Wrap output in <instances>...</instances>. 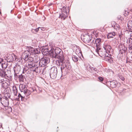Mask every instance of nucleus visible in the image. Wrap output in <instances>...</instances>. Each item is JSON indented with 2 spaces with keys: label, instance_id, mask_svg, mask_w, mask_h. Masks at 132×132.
<instances>
[{
  "label": "nucleus",
  "instance_id": "obj_25",
  "mask_svg": "<svg viewBox=\"0 0 132 132\" xmlns=\"http://www.w3.org/2000/svg\"><path fill=\"white\" fill-rule=\"evenodd\" d=\"M115 32H113L109 33L107 35V37L108 39L110 38H113L114 36H115Z\"/></svg>",
  "mask_w": 132,
  "mask_h": 132
},
{
  "label": "nucleus",
  "instance_id": "obj_37",
  "mask_svg": "<svg viewBox=\"0 0 132 132\" xmlns=\"http://www.w3.org/2000/svg\"><path fill=\"white\" fill-rule=\"evenodd\" d=\"M98 79L101 82L103 81L104 80V78L101 77H98Z\"/></svg>",
  "mask_w": 132,
  "mask_h": 132
},
{
  "label": "nucleus",
  "instance_id": "obj_8",
  "mask_svg": "<svg viewBox=\"0 0 132 132\" xmlns=\"http://www.w3.org/2000/svg\"><path fill=\"white\" fill-rule=\"evenodd\" d=\"M108 84L110 85V86L112 88L116 87H119L120 85V83L116 81L113 80L111 81H109Z\"/></svg>",
  "mask_w": 132,
  "mask_h": 132
},
{
  "label": "nucleus",
  "instance_id": "obj_58",
  "mask_svg": "<svg viewBox=\"0 0 132 132\" xmlns=\"http://www.w3.org/2000/svg\"><path fill=\"white\" fill-rule=\"evenodd\" d=\"M89 71H90V70H89Z\"/></svg>",
  "mask_w": 132,
  "mask_h": 132
},
{
  "label": "nucleus",
  "instance_id": "obj_7",
  "mask_svg": "<svg viewBox=\"0 0 132 132\" xmlns=\"http://www.w3.org/2000/svg\"><path fill=\"white\" fill-rule=\"evenodd\" d=\"M26 49H28L30 52L31 55H35L40 53V49L39 48H34L31 47H27Z\"/></svg>",
  "mask_w": 132,
  "mask_h": 132
},
{
  "label": "nucleus",
  "instance_id": "obj_21",
  "mask_svg": "<svg viewBox=\"0 0 132 132\" xmlns=\"http://www.w3.org/2000/svg\"><path fill=\"white\" fill-rule=\"evenodd\" d=\"M0 76L2 77L5 78L6 77H8L6 73V71H5L3 69H1L0 70Z\"/></svg>",
  "mask_w": 132,
  "mask_h": 132
},
{
  "label": "nucleus",
  "instance_id": "obj_22",
  "mask_svg": "<svg viewBox=\"0 0 132 132\" xmlns=\"http://www.w3.org/2000/svg\"><path fill=\"white\" fill-rule=\"evenodd\" d=\"M127 50V47L123 46L120 48L119 50V53L121 54H123L125 53L126 51Z\"/></svg>",
  "mask_w": 132,
  "mask_h": 132
},
{
  "label": "nucleus",
  "instance_id": "obj_57",
  "mask_svg": "<svg viewBox=\"0 0 132 132\" xmlns=\"http://www.w3.org/2000/svg\"><path fill=\"white\" fill-rule=\"evenodd\" d=\"M32 32L34 33H35V32H34L33 30Z\"/></svg>",
  "mask_w": 132,
  "mask_h": 132
},
{
  "label": "nucleus",
  "instance_id": "obj_35",
  "mask_svg": "<svg viewBox=\"0 0 132 132\" xmlns=\"http://www.w3.org/2000/svg\"><path fill=\"white\" fill-rule=\"evenodd\" d=\"M33 30H34L36 32H37L38 31L40 30H39V27L35 29H32L31 30L32 32Z\"/></svg>",
  "mask_w": 132,
  "mask_h": 132
},
{
  "label": "nucleus",
  "instance_id": "obj_40",
  "mask_svg": "<svg viewBox=\"0 0 132 132\" xmlns=\"http://www.w3.org/2000/svg\"><path fill=\"white\" fill-rule=\"evenodd\" d=\"M39 30H40V31H44L45 29V28L44 27H39Z\"/></svg>",
  "mask_w": 132,
  "mask_h": 132
},
{
  "label": "nucleus",
  "instance_id": "obj_52",
  "mask_svg": "<svg viewBox=\"0 0 132 132\" xmlns=\"http://www.w3.org/2000/svg\"><path fill=\"white\" fill-rule=\"evenodd\" d=\"M130 39L132 40V35H130Z\"/></svg>",
  "mask_w": 132,
  "mask_h": 132
},
{
  "label": "nucleus",
  "instance_id": "obj_3",
  "mask_svg": "<svg viewBox=\"0 0 132 132\" xmlns=\"http://www.w3.org/2000/svg\"><path fill=\"white\" fill-rule=\"evenodd\" d=\"M37 60H34V58L31 57H29L27 59L26 61H28V68H32L33 67L36 66L35 64L38 62V61L40 59L39 57L37 56Z\"/></svg>",
  "mask_w": 132,
  "mask_h": 132
},
{
  "label": "nucleus",
  "instance_id": "obj_2",
  "mask_svg": "<svg viewBox=\"0 0 132 132\" xmlns=\"http://www.w3.org/2000/svg\"><path fill=\"white\" fill-rule=\"evenodd\" d=\"M59 64V65H58L57 67L59 68L60 65H61L60 68L61 74H62L63 73L65 74L67 73L68 70L70 69L71 68V66L69 62L67 61L66 62H65L64 60L60 63Z\"/></svg>",
  "mask_w": 132,
  "mask_h": 132
},
{
  "label": "nucleus",
  "instance_id": "obj_26",
  "mask_svg": "<svg viewBox=\"0 0 132 132\" xmlns=\"http://www.w3.org/2000/svg\"><path fill=\"white\" fill-rule=\"evenodd\" d=\"M2 87L4 89L7 88L8 86V84L5 80L4 81L1 83Z\"/></svg>",
  "mask_w": 132,
  "mask_h": 132
},
{
  "label": "nucleus",
  "instance_id": "obj_23",
  "mask_svg": "<svg viewBox=\"0 0 132 132\" xmlns=\"http://www.w3.org/2000/svg\"><path fill=\"white\" fill-rule=\"evenodd\" d=\"M12 90L14 94V96H17V94L18 90L16 88V86L14 85L12 87Z\"/></svg>",
  "mask_w": 132,
  "mask_h": 132
},
{
  "label": "nucleus",
  "instance_id": "obj_5",
  "mask_svg": "<svg viewBox=\"0 0 132 132\" xmlns=\"http://www.w3.org/2000/svg\"><path fill=\"white\" fill-rule=\"evenodd\" d=\"M50 62L49 58L48 57H43L41 59L38 63L39 67H44Z\"/></svg>",
  "mask_w": 132,
  "mask_h": 132
},
{
  "label": "nucleus",
  "instance_id": "obj_28",
  "mask_svg": "<svg viewBox=\"0 0 132 132\" xmlns=\"http://www.w3.org/2000/svg\"><path fill=\"white\" fill-rule=\"evenodd\" d=\"M67 17V15L64 13H62L61 14H60L59 18H60L62 20H64Z\"/></svg>",
  "mask_w": 132,
  "mask_h": 132
},
{
  "label": "nucleus",
  "instance_id": "obj_47",
  "mask_svg": "<svg viewBox=\"0 0 132 132\" xmlns=\"http://www.w3.org/2000/svg\"><path fill=\"white\" fill-rule=\"evenodd\" d=\"M4 81V79H2L0 78V83H1L2 82Z\"/></svg>",
  "mask_w": 132,
  "mask_h": 132
},
{
  "label": "nucleus",
  "instance_id": "obj_16",
  "mask_svg": "<svg viewBox=\"0 0 132 132\" xmlns=\"http://www.w3.org/2000/svg\"><path fill=\"white\" fill-rule=\"evenodd\" d=\"M21 95L20 93H19L18 96L17 97V96H14V97H12L11 98V96L10 95L8 96V98L10 99L12 101H13L15 100V101H20V98L21 97Z\"/></svg>",
  "mask_w": 132,
  "mask_h": 132
},
{
  "label": "nucleus",
  "instance_id": "obj_11",
  "mask_svg": "<svg viewBox=\"0 0 132 132\" xmlns=\"http://www.w3.org/2000/svg\"><path fill=\"white\" fill-rule=\"evenodd\" d=\"M1 103L4 107H6L9 105V100L6 96H3L1 101Z\"/></svg>",
  "mask_w": 132,
  "mask_h": 132
},
{
  "label": "nucleus",
  "instance_id": "obj_45",
  "mask_svg": "<svg viewBox=\"0 0 132 132\" xmlns=\"http://www.w3.org/2000/svg\"><path fill=\"white\" fill-rule=\"evenodd\" d=\"M3 97L2 96V95L1 94H0V102H1V100H2V98Z\"/></svg>",
  "mask_w": 132,
  "mask_h": 132
},
{
  "label": "nucleus",
  "instance_id": "obj_41",
  "mask_svg": "<svg viewBox=\"0 0 132 132\" xmlns=\"http://www.w3.org/2000/svg\"><path fill=\"white\" fill-rule=\"evenodd\" d=\"M19 61H18L20 63H21V64L22 62V58L21 57H20L19 59Z\"/></svg>",
  "mask_w": 132,
  "mask_h": 132
},
{
  "label": "nucleus",
  "instance_id": "obj_33",
  "mask_svg": "<svg viewBox=\"0 0 132 132\" xmlns=\"http://www.w3.org/2000/svg\"><path fill=\"white\" fill-rule=\"evenodd\" d=\"M29 68H28V66H26L23 69V71L22 72L23 73H24L25 72H26Z\"/></svg>",
  "mask_w": 132,
  "mask_h": 132
},
{
  "label": "nucleus",
  "instance_id": "obj_27",
  "mask_svg": "<svg viewBox=\"0 0 132 132\" xmlns=\"http://www.w3.org/2000/svg\"><path fill=\"white\" fill-rule=\"evenodd\" d=\"M18 79L20 81L23 82H24V79H25V76L24 75H22L21 74L20 75Z\"/></svg>",
  "mask_w": 132,
  "mask_h": 132
},
{
  "label": "nucleus",
  "instance_id": "obj_4",
  "mask_svg": "<svg viewBox=\"0 0 132 132\" xmlns=\"http://www.w3.org/2000/svg\"><path fill=\"white\" fill-rule=\"evenodd\" d=\"M57 70V68L55 66L52 67L49 70L50 75L51 79H54L56 78L58 73Z\"/></svg>",
  "mask_w": 132,
  "mask_h": 132
},
{
  "label": "nucleus",
  "instance_id": "obj_14",
  "mask_svg": "<svg viewBox=\"0 0 132 132\" xmlns=\"http://www.w3.org/2000/svg\"><path fill=\"white\" fill-rule=\"evenodd\" d=\"M31 55L30 52L28 49H26L22 53V58L25 60L26 61L27 59L29 57V56Z\"/></svg>",
  "mask_w": 132,
  "mask_h": 132
},
{
  "label": "nucleus",
  "instance_id": "obj_39",
  "mask_svg": "<svg viewBox=\"0 0 132 132\" xmlns=\"http://www.w3.org/2000/svg\"><path fill=\"white\" fill-rule=\"evenodd\" d=\"M119 78L122 81H124L125 80L124 78L122 76H119Z\"/></svg>",
  "mask_w": 132,
  "mask_h": 132
},
{
  "label": "nucleus",
  "instance_id": "obj_48",
  "mask_svg": "<svg viewBox=\"0 0 132 132\" xmlns=\"http://www.w3.org/2000/svg\"><path fill=\"white\" fill-rule=\"evenodd\" d=\"M8 108H9V111H11V112L12 110V109L11 108V107H9Z\"/></svg>",
  "mask_w": 132,
  "mask_h": 132
},
{
  "label": "nucleus",
  "instance_id": "obj_13",
  "mask_svg": "<svg viewBox=\"0 0 132 132\" xmlns=\"http://www.w3.org/2000/svg\"><path fill=\"white\" fill-rule=\"evenodd\" d=\"M101 39L100 38H97L95 39V42L93 40L92 42L93 43H94V45H96V46L97 50V51L98 49H99V48L100 47L101 44Z\"/></svg>",
  "mask_w": 132,
  "mask_h": 132
},
{
  "label": "nucleus",
  "instance_id": "obj_19",
  "mask_svg": "<svg viewBox=\"0 0 132 132\" xmlns=\"http://www.w3.org/2000/svg\"><path fill=\"white\" fill-rule=\"evenodd\" d=\"M6 59L7 62H11L13 61V56L11 54H9L7 57H6L5 58V60Z\"/></svg>",
  "mask_w": 132,
  "mask_h": 132
},
{
  "label": "nucleus",
  "instance_id": "obj_30",
  "mask_svg": "<svg viewBox=\"0 0 132 132\" xmlns=\"http://www.w3.org/2000/svg\"><path fill=\"white\" fill-rule=\"evenodd\" d=\"M23 93L27 97L31 94V92L29 90L27 89L24 91Z\"/></svg>",
  "mask_w": 132,
  "mask_h": 132
},
{
  "label": "nucleus",
  "instance_id": "obj_55",
  "mask_svg": "<svg viewBox=\"0 0 132 132\" xmlns=\"http://www.w3.org/2000/svg\"><path fill=\"white\" fill-rule=\"evenodd\" d=\"M128 61L127 60H126V63H128Z\"/></svg>",
  "mask_w": 132,
  "mask_h": 132
},
{
  "label": "nucleus",
  "instance_id": "obj_17",
  "mask_svg": "<svg viewBox=\"0 0 132 132\" xmlns=\"http://www.w3.org/2000/svg\"><path fill=\"white\" fill-rule=\"evenodd\" d=\"M52 50L53 52L52 53L51 55L53 56V54H56V53H59L60 52H62L61 49L58 47H57L54 49L53 47H52Z\"/></svg>",
  "mask_w": 132,
  "mask_h": 132
},
{
  "label": "nucleus",
  "instance_id": "obj_34",
  "mask_svg": "<svg viewBox=\"0 0 132 132\" xmlns=\"http://www.w3.org/2000/svg\"><path fill=\"white\" fill-rule=\"evenodd\" d=\"M129 50L131 51L130 52L129 51V52H130L131 53H132V45L131 44L129 45Z\"/></svg>",
  "mask_w": 132,
  "mask_h": 132
},
{
  "label": "nucleus",
  "instance_id": "obj_15",
  "mask_svg": "<svg viewBox=\"0 0 132 132\" xmlns=\"http://www.w3.org/2000/svg\"><path fill=\"white\" fill-rule=\"evenodd\" d=\"M103 47L104 48V51L106 53H109L111 50V46L106 44L105 43L103 46Z\"/></svg>",
  "mask_w": 132,
  "mask_h": 132
},
{
  "label": "nucleus",
  "instance_id": "obj_10",
  "mask_svg": "<svg viewBox=\"0 0 132 132\" xmlns=\"http://www.w3.org/2000/svg\"><path fill=\"white\" fill-rule=\"evenodd\" d=\"M52 47L48 48H43L41 50L42 53L44 55H46L49 54L51 55L52 53L53 52L52 50Z\"/></svg>",
  "mask_w": 132,
  "mask_h": 132
},
{
  "label": "nucleus",
  "instance_id": "obj_9",
  "mask_svg": "<svg viewBox=\"0 0 132 132\" xmlns=\"http://www.w3.org/2000/svg\"><path fill=\"white\" fill-rule=\"evenodd\" d=\"M38 62H37V63L35 64L36 66L33 67L32 68H30L31 69L30 70L33 71V72H35L37 73H40L42 71V70H41V68L40 67H39V65H38ZM42 71H43V70H42Z\"/></svg>",
  "mask_w": 132,
  "mask_h": 132
},
{
  "label": "nucleus",
  "instance_id": "obj_44",
  "mask_svg": "<svg viewBox=\"0 0 132 132\" xmlns=\"http://www.w3.org/2000/svg\"><path fill=\"white\" fill-rule=\"evenodd\" d=\"M21 101H23L24 100V97H23L21 95Z\"/></svg>",
  "mask_w": 132,
  "mask_h": 132
},
{
  "label": "nucleus",
  "instance_id": "obj_50",
  "mask_svg": "<svg viewBox=\"0 0 132 132\" xmlns=\"http://www.w3.org/2000/svg\"><path fill=\"white\" fill-rule=\"evenodd\" d=\"M32 91H34L35 90H36V89L35 88V87L33 88H32Z\"/></svg>",
  "mask_w": 132,
  "mask_h": 132
},
{
  "label": "nucleus",
  "instance_id": "obj_49",
  "mask_svg": "<svg viewBox=\"0 0 132 132\" xmlns=\"http://www.w3.org/2000/svg\"><path fill=\"white\" fill-rule=\"evenodd\" d=\"M112 22L111 24H109V26L110 27H113V26H112Z\"/></svg>",
  "mask_w": 132,
  "mask_h": 132
},
{
  "label": "nucleus",
  "instance_id": "obj_53",
  "mask_svg": "<svg viewBox=\"0 0 132 132\" xmlns=\"http://www.w3.org/2000/svg\"><path fill=\"white\" fill-rule=\"evenodd\" d=\"M118 18L119 19V20H121V16H120V17H119V16L118 17Z\"/></svg>",
  "mask_w": 132,
  "mask_h": 132
},
{
  "label": "nucleus",
  "instance_id": "obj_38",
  "mask_svg": "<svg viewBox=\"0 0 132 132\" xmlns=\"http://www.w3.org/2000/svg\"><path fill=\"white\" fill-rule=\"evenodd\" d=\"M116 22L114 21H113L112 22V26H113V27L114 28V27L115 26V25H116Z\"/></svg>",
  "mask_w": 132,
  "mask_h": 132
},
{
  "label": "nucleus",
  "instance_id": "obj_18",
  "mask_svg": "<svg viewBox=\"0 0 132 132\" xmlns=\"http://www.w3.org/2000/svg\"><path fill=\"white\" fill-rule=\"evenodd\" d=\"M21 69V66L18 64H16L13 68L14 72H16V73H19Z\"/></svg>",
  "mask_w": 132,
  "mask_h": 132
},
{
  "label": "nucleus",
  "instance_id": "obj_1",
  "mask_svg": "<svg viewBox=\"0 0 132 132\" xmlns=\"http://www.w3.org/2000/svg\"><path fill=\"white\" fill-rule=\"evenodd\" d=\"M99 49L97 50V49H96L95 51L98 55L101 57H104L105 60L108 61L110 63H112L113 62L114 59L111 56V55H109V56L108 55L106 56V52L105 51H102V50L101 48V47L99 48Z\"/></svg>",
  "mask_w": 132,
  "mask_h": 132
},
{
  "label": "nucleus",
  "instance_id": "obj_46",
  "mask_svg": "<svg viewBox=\"0 0 132 132\" xmlns=\"http://www.w3.org/2000/svg\"><path fill=\"white\" fill-rule=\"evenodd\" d=\"M92 68L93 69V70H94V71H97V68H93L92 67Z\"/></svg>",
  "mask_w": 132,
  "mask_h": 132
},
{
  "label": "nucleus",
  "instance_id": "obj_6",
  "mask_svg": "<svg viewBox=\"0 0 132 132\" xmlns=\"http://www.w3.org/2000/svg\"><path fill=\"white\" fill-rule=\"evenodd\" d=\"M52 56L53 58L59 59L58 60L59 64L64 60V58L63 54V52H60L59 53H56V54H53Z\"/></svg>",
  "mask_w": 132,
  "mask_h": 132
},
{
  "label": "nucleus",
  "instance_id": "obj_42",
  "mask_svg": "<svg viewBox=\"0 0 132 132\" xmlns=\"http://www.w3.org/2000/svg\"><path fill=\"white\" fill-rule=\"evenodd\" d=\"M37 87L38 88L40 92H42V88H41V87H39L38 86H37Z\"/></svg>",
  "mask_w": 132,
  "mask_h": 132
},
{
  "label": "nucleus",
  "instance_id": "obj_29",
  "mask_svg": "<svg viewBox=\"0 0 132 132\" xmlns=\"http://www.w3.org/2000/svg\"><path fill=\"white\" fill-rule=\"evenodd\" d=\"M3 63L2 64H0V66H1L2 69H4L7 66V63L6 62H5L4 61L3 62H2Z\"/></svg>",
  "mask_w": 132,
  "mask_h": 132
},
{
  "label": "nucleus",
  "instance_id": "obj_56",
  "mask_svg": "<svg viewBox=\"0 0 132 132\" xmlns=\"http://www.w3.org/2000/svg\"><path fill=\"white\" fill-rule=\"evenodd\" d=\"M1 127H0V128H1V127H2V128H3V127H2V125H1Z\"/></svg>",
  "mask_w": 132,
  "mask_h": 132
},
{
  "label": "nucleus",
  "instance_id": "obj_36",
  "mask_svg": "<svg viewBox=\"0 0 132 132\" xmlns=\"http://www.w3.org/2000/svg\"><path fill=\"white\" fill-rule=\"evenodd\" d=\"M119 25L118 24H117L116 23V25H115V26L114 27V29L117 30V28H119Z\"/></svg>",
  "mask_w": 132,
  "mask_h": 132
},
{
  "label": "nucleus",
  "instance_id": "obj_31",
  "mask_svg": "<svg viewBox=\"0 0 132 132\" xmlns=\"http://www.w3.org/2000/svg\"><path fill=\"white\" fill-rule=\"evenodd\" d=\"M127 25L129 29L132 30V20L128 21Z\"/></svg>",
  "mask_w": 132,
  "mask_h": 132
},
{
  "label": "nucleus",
  "instance_id": "obj_20",
  "mask_svg": "<svg viewBox=\"0 0 132 132\" xmlns=\"http://www.w3.org/2000/svg\"><path fill=\"white\" fill-rule=\"evenodd\" d=\"M19 90L21 92H24L27 89V87L24 84H20L19 86Z\"/></svg>",
  "mask_w": 132,
  "mask_h": 132
},
{
  "label": "nucleus",
  "instance_id": "obj_12",
  "mask_svg": "<svg viewBox=\"0 0 132 132\" xmlns=\"http://www.w3.org/2000/svg\"><path fill=\"white\" fill-rule=\"evenodd\" d=\"M81 39L83 41L86 43H89L92 40V37L89 35H86L85 36L84 35L81 37Z\"/></svg>",
  "mask_w": 132,
  "mask_h": 132
},
{
  "label": "nucleus",
  "instance_id": "obj_32",
  "mask_svg": "<svg viewBox=\"0 0 132 132\" xmlns=\"http://www.w3.org/2000/svg\"><path fill=\"white\" fill-rule=\"evenodd\" d=\"M19 73H16V72H14V78L15 80H16L19 78L20 75L19 74Z\"/></svg>",
  "mask_w": 132,
  "mask_h": 132
},
{
  "label": "nucleus",
  "instance_id": "obj_51",
  "mask_svg": "<svg viewBox=\"0 0 132 132\" xmlns=\"http://www.w3.org/2000/svg\"><path fill=\"white\" fill-rule=\"evenodd\" d=\"M129 43H130V44H132V41H131L130 40V39H129Z\"/></svg>",
  "mask_w": 132,
  "mask_h": 132
},
{
  "label": "nucleus",
  "instance_id": "obj_24",
  "mask_svg": "<svg viewBox=\"0 0 132 132\" xmlns=\"http://www.w3.org/2000/svg\"><path fill=\"white\" fill-rule=\"evenodd\" d=\"M72 58L73 61L75 62H77L79 59H81V58L78 55H73L72 56Z\"/></svg>",
  "mask_w": 132,
  "mask_h": 132
},
{
  "label": "nucleus",
  "instance_id": "obj_43",
  "mask_svg": "<svg viewBox=\"0 0 132 132\" xmlns=\"http://www.w3.org/2000/svg\"><path fill=\"white\" fill-rule=\"evenodd\" d=\"M66 8L65 7L64 9H63V10L64 11V13H65L66 14H67V11L66 10Z\"/></svg>",
  "mask_w": 132,
  "mask_h": 132
},
{
  "label": "nucleus",
  "instance_id": "obj_54",
  "mask_svg": "<svg viewBox=\"0 0 132 132\" xmlns=\"http://www.w3.org/2000/svg\"><path fill=\"white\" fill-rule=\"evenodd\" d=\"M126 90V89H125V88H123V90H122V91H123V90Z\"/></svg>",
  "mask_w": 132,
  "mask_h": 132
}]
</instances>
